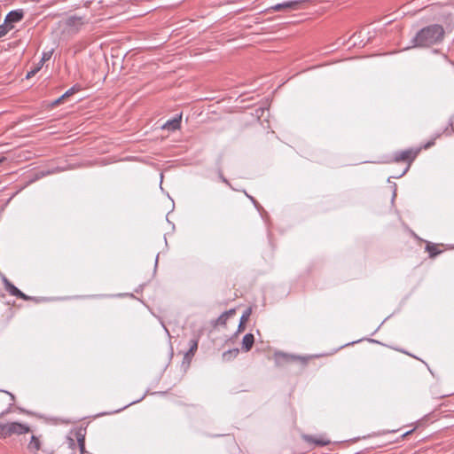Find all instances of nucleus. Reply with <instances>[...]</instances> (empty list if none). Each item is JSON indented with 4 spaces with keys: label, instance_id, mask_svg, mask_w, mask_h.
I'll return each mask as SVG.
<instances>
[{
    "label": "nucleus",
    "instance_id": "b1692460",
    "mask_svg": "<svg viewBox=\"0 0 454 454\" xmlns=\"http://www.w3.org/2000/svg\"><path fill=\"white\" fill-rule=\"evenodd\" d=\"M68 443L70 448L75 445L74 441L72 438H68Z\"/></svg>",
    "mask_w": 454,
    "mask_h": 454
},
{
    "label": "nucleus",
    "instance_id": "9b49d317",
    "mask_svg": "<svg viewBox=\"0 0 454 454\" xmlns=\"http://www.w3.org/2000/svg\"><path fill=\"white\" fill-rule=\"evenodd\" d=\"M27 447L33 452L38 451L41 448V442L38 437L32 435Z\"/></svg>",
    "mask_w": 454,
    "mask_h": 454
},
{
    "label": "nucleus",
    "instance_id": "1a4fd4ad",
    "mask_svg": "<svg viewBox=\"0 0 454 454\" xmlns=\"http://www.w3.org/2000/svg\"><path fill=\"white\" fill-rule=\"evenodd\" d=\"M254 342V335L252 333H247L242 340V348L247 352L249 351L252 348Z\"/></svg>",
    "mask_w": 454,
    "mask_h": 454
},
{
    "label": "nucleus",
    "instance_id": "2eb2a0df",
    "mask_svg": "<svg viewBox=\"0 0 454 454\" xmlns=\"http://www.w3.org/2000/svg\"><path fill=\"white\" fill-rule=\"evenodd\" d=\"M232 312H233V310L223 312L216 319V324H218V325H224L226 320H227V318H228V317H229V315L231 314Z\"/></svg>",
    "mask_w": 454,
    "mask_h": 454
},
{
    "label": "nucleus",
    "instance_id": "0eeeda50",
    "mask_svg": "<svg viewBox=\"0 0 454 454\" xmlns=\"http://www.w3.org/2000/svg\"><path fill=\"white\" fill-rule=\"evenodd\" d=\"M24 12L22 10H14L10 12L4 19L5 23L12 25V23H17L23 19Z\"/></svg>",
    "mask_w": 454,
    "mask_h": 454
},
{
    "label": "nucleus",
    "instance_id": "f3484780",
    "mask_svg": "<svg viewBox=\"0 0 454 454\" xmlns=\"http://www.w3.org/2000/svg\"><path fill=\"white\" fill-rule=\"evenodd\" d=\"M77 441H78V446H79V449H80V454H83L84 453V450H85L84 436L82 435V434H78L77 435Z\"/></svg>",
    "mask_w": 454,
    "mask_h": 454
},
{
    "label": "nucleus",
    "instance_id": "7ed1b4c3",
    "mask_svg": "<svg viewBox=\"0 0 454 454\" xmlns=\"http://www.w3.org/2000/svg\"><path fill=\"white\" fill-rule=\"evenodd\" d=\"M419 152V150L407 149V150H404L402 152H397L395 153V156H394L395 161H396V162L404 161V162L408 163L406 168H404V170L399 176H396L395 177H401L408 171V169L411 166V163L415 160Z\"/></svg>",
    "mask_w": 454,
    "mask_h": 454
},
{
    "label": "nucleus",
    "instance_id": "bb28decb",
    "mask_svg": "<svg viewBox=\"0 0 454 454\" xmlns=\"http://www.w3.org/2000/svg\"><path fill=\"white\" fill-rule=\"evenodd\" d=\"M244 330V325H241V322H239V331H243Z\"/></svg>",
    "mask_w": 454,
    "mask_h": 454
},
{
    "label": "nucleus",
    "instance_id": "9d476101",
    "mask_svg": "<svg viewBox=\"0 0 454 454\" xmlns=\"http://www.w3.org/2000/svg\"><path fill=\"white\" fill-rule=\"evenodd\" d=\"M275 356H276L277 363H280L281 359L286 361V362L294 361V360L300 359L299 356H293V355H288V354L282 353V352L276 353Z\"/></svg>",
    "mask_w": 454,
    "mask_h": 454
},
{
    "label": "nucleus",
    "instance_id": "aec40b11",
    "mask_svg": "<svg viewBox=\"0 0 454 454\" xmlns=\"http://www.w3.org/2000/svg\"><path fill=\"white\" fill-rule=\"evenodd\" d=\"M250 309H247L246 310L243 315L241 316L240 317V322H241V325H244L245 322H247L248 320V317L250 316Z\"/></svg>",
    "mask_w": 454,
    "mask_h": 454
},
{
    "label": "nucleus",
    "instance_id": "412c9836",
    "mask_svg": "<svg viewBox=\"0 0 454 454\" xmlns=\"http://www.w3.org/2000/svg\"><path fill=\"white\" fill-rule=\"evenodd\" d=\"M427 248L428 252L430 253L431 256H435L436 254H439V252L436 251V249L434 246H427Z\"/></svg>",
    "mask_w": 454,
    "mask_h": 454
},
{
    "label": "nucleus",
    "instance_id": "6ab92c4d",
    "mask_svg": "<svg viewBox=\"0 0 454 454\" xmlns=\"http://www.w3.org/2000/svg\"><path fill=\"white\" fill-rule=\"evenodd\" d=\"M309 440L313 441L317 445L319 446H325L330 442L328 440L312 439V437H310Z\"/></svg>",
    "mask_w": 454,
    "mask_h": 454
},
{
    "label": "nucleus",
    "instance_id": "20e7f679",
    "mask_svg": "<svg viewBox=\"0 0 454 454\" xmlns=\"http://www.w3.org/2000/svg\"><path fill=\"white\" fill-rule=\"evenodd\" d=\"M85 21L83 17L80 16H70L66 20V25L70 28V31L72 33H77L81 30L82 27L84 25Z\"/></svg>",
    "mask_w": 454,
    "mask_h": 454
},
{
    "label": "nucleus",
    "instance_id": "4468645a",
    "mask_svg": "<svg viewBox=\"0 0 454 454\" xmlns=\"http://www.w3.org/2000/svg\"><path fill=\"white\" fill-rule=\"evenodd\" d=\"M12 28H13L12 25H9L5 22L4 24L0 25V38L4 36Z\"/></svg>",
    "mask_w": 454,
    "mask_h": 454
},
{
    "label": "nucleus",
    "instance_id": "5701e85b",
    "mask_svg": "<svg viewBox=\"0 0 454 454\" xmlns=\"http://www.w3.org/2000/svg\"><path fill=\"white\" fill-rule=\"evenodd\" d=\"M65 98L63 97V95L61 97H59V98H57L54 102H53V105L54 106H57V105H59L62 100L64 99Z\"/></svg>",
    "mask_w": 454,
    "mask_h": 454
},
{
    "label": "nucleus",
    "instance_id": "393cba45",
    "mask_svg": "<svg viewBox=\"0 0 454 454\" xmlns=\"http://www.w3.org/2000/svg\"><path fill=\"white\" fill-rule=\"evenodd\" d=\"M433 145H434V142H428L427 145H425L424 148L427 149Z\"/></svg>",
    "mask_w": 454,
    "mask_h": 454
},
{
    "label": "nucleus",
    "instance_id": "cd10ccee",
    "mask_svg": "<svg viewBox=\"0 0 454 454\" xmlns=\"http://www.w3.org/2000/svg\"><path fill=\"white\" fill-rule=\"evenodd\" d=\"M5 393H7L10 396H11V399L13 401L14 400V395L12 394V393H9L7 391H5Z\"/></svg>",
    "mask_w": 454,
    "mask_h": 454
},
{
    "label": "nucleus",
    "instance_id": "ddd939ff",
    "mask_svg": "<svg viewBox=\"0 0 454 454\" xmlns=\"http://www.w3.org/2000/svg\"><path fill=\"white\" fill-rule=\"evenodd\" d=\"M238 348L229 349L223 354V358L226 361L231 360L233 357H236L239 354Z\"/></svg>",
    "mask_w": 454,
    "mask_h": 454
},
{
    "label": "nucleus",
    "instance_id": "f03ea898",
    "mask_svg": "<svg viewBox=\"0 0 454 454\" xmlns=\"http://www.w3.org/2000/svg\"><path fill=\"white\" fill-rule=\"evenodd\" d=\"M30 431L27 425L19 422L0 423V438H7L12 434H24Z\"/></svg>",
    "mask_w": 454,
    "mask_h": 454
},
{
    "label": "nucleus",
    "instance_id": "39448f33",
    "mask_svg": "<svg viewBox=\"0 0 454 454\" xmlns=\"http://www.w3.org/2000/svg\"><path fill=\"white\" fill-rule=\"evenodd\" d=\"M3 283L4 286V289L12 296H16L18 298L23 299L25 301L29 300V297L23 294L20 289H18L12 283H11L5 277L3 278Z\"/></svg>",
    "mask_w": 454,
    "mask_h": 454
},
{
    "label": "nucleus",
    "instance_id": "f257e3e1",
    "mask_svg": "<svg viewBox=\"0 0 454 454\" xmlns=\"http://www.w3.org/2000/svg\"><path fill=\"white\" fill-rule=\"evenodd\" d=\"M444 29L442 26L433 24L419 30L411 39V45L405 49L430 47L443 40Z\"/></svg>",
    "mask_w": 454,
    "mask_h": 454
},
{
    "label": "nucleus",
    "instance_id": "a211bd4d",
    "mask_svg": "<svg viewBox=\"0 0 454 454\" xmlns=\"http://www.w3.org/2000/svg\"><path fill=\"white\" fill-rule=\"evenodd\" d=\"M52 53H53V50H51L49 51H45L43 53V56H42V59H41V65H43V62L49 60L51 56H52Z\"/></svg>",
    "mask_w": 454,
    "mask_h": 454
},
{
    "label": "nucleus",
    "instance_id": "f8f14e48",
    "mask_svg": "<svg viewBox=\"0 0 454 454\" xmlns=\"http://www.w3.org/2000/svg\"><path fill=\"white\" fill-rule=\"evenodd\" d=\"M198 339H192L190 340V348L185 353V357H188L189 356H193L198 348Z\"/></svg>",
    "mask_w": 454,
    "mask_h": 454
},
{
    "label": "nucleus",
    "instance_id": "4be33fe9",
    "mask_svg": "<svg viewBox=\"0 0 454 454\" xmlns=\"http://www.w3.org/2000/svg\"><path fill=\"white\" fill-rule=\"evenodd\" d=\"M39 69H40V67H36V68H35V69H33V70L29 71V72L27 74L26 77L28 79V78H30V77L34 76V75H35V74L39 71Z\"/></svg>",
    "mask_w": 454,
    "mask_h": 454
},
{
    "label": "nucleus",
    "instance_id": "a878e982",
    "mask_svg": "<svg viewBox=\"0 0 454 454\" xmlns=\"http://www.w3.org/2000/svg\"><path fill=\"white\" fill-rule=\"evenodd\" d=\"M220 178L222 179V181L225 184H228V181L227 179L223 176V175H220Z\"/></svg>",
    "mask_w": 454,
    "mask_h": 454
},
{
    "label": "nucleus",
    "instance_id": "6e6552de",
    "mask_svg": "<svg viewBox=\"0 0 454 454\" xmlns=\"http://www.w3.org/2000/svg\"><path fill=\"white\" fill-rule=\"evenodd\" d=\"M181 119H182V115L180 114V115L173 118L172 120H168L164 123L162 128L168 129V130L178 129L180 128Z\"/></svg>",
    "mask_w": 454,
    "mask_h": 454
},
{
    "label": "nucleus",
    "instance_id": "dca6fc26",
    "mask_svg": "<svg viewBox=\"0 0 454 454\" xmlns=\"http://www.w3.org/2000/svg\"><path fill=\"white\" fill-rule=\"evenodd\" d=\"M80 90H81V87L78 84H75L73 87H71L69 90H67L63 94V97L64 98L70 97V96L74 95V93L78 92Z\"/></svg>",
    "mask_w": 454,
    "mask_h": 454
},
{
    "label": "nucleus",
    "instance_id": "423d86ee",
    "mask_svg": "<svg viewBox=\"0 0 454 454\" xmlns=\"http://www.w3.org/2000/svg\"><path fill=\"white\" fill-rule=\"evenodd\" d=\"M300 1H286L283 2L281 4H277L275 5H272L269 11L272 12H283V11H288V10H296L298 6L300 5Z\"/></svg>",
    "mask_w": 454,
    "mask_h": 454
}]
</instances>
